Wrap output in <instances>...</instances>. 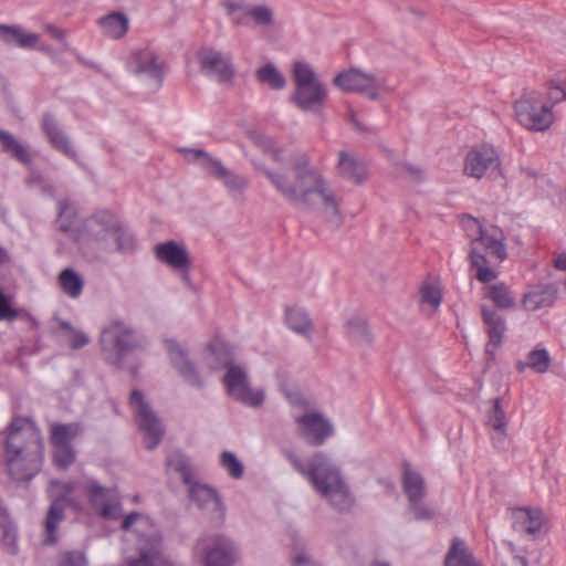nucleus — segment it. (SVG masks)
<instances>
[{
    "label": "nucleus",
    "mask_w": 566,
    "mask_h": 566,
    "mask_svg": "<svg viewBox=\"0 0 566 566\" xmlns=\"http://www.w3.org/2000/svg\"><path fill=\"white\" fill-rule=\"evenodd\" d=\"M284 457L293 469L337 511L344 512L352 507L353 496L344 481L339 468L323 452H316L305 463L292 450H284Z\"/></svg>",
    "instance_id": "obj_3"
},
{
    "label": "nucleus",
    "mask_w": 566,
    "mask_h": 566,
    "mask_svg": "<svg viewBox=\"0 0 566 566\" xmlns=\"http://www.w3.org/2000/svg\"><path fill=\"white\" fill-rule=\"evenodd\" d=\"M99 344L104 360L117 368L124 365L129 353L143 347V340L136 331L119 318L112 319L103 327Z\"/></svg>",
    "instance_id": "obj_7"
},
{
    "label": "nucleus",
    "mask_w": 566,
    "mask_h": 566,
    "mask_svg": "<svg viewBox=\"0 0 566 566\" xmlns=\"http://www.w3.org/2000/svg\"><path fill=\"white\" fill-rule=\"evenodd\" d=\"M9 262V254L6 249L0 247V265Z\"/></svg>",
    "instance_id": "obj_64"
},
{
    "label": "nucleus",
    "mask_w": 566,
    "mask_h": 566,
    "mask_svg": "<svg viewBox=\"0 0 566 566\" xmlns=\"http://www.w3.org/2000/svg\"><path fill=\"white\" fill-rule=\"evenodd\" d=\"M346 333L350 339L358 344H370L371 333L366 321L359 317L352 318L346 324Z\"/></svg>",
    "instance_id": "obj_44"
},
{
    "label": "nucleus",
    "mask_w": 566,
    "mask_h": 566,
    "mask_svg": "<svg viewBox=\"0 0 566 566\" xmlns=\"http://www.w3.org/2000/svg\"><path fill=\"white\" fill-rule=\"evenodd\" d=\"M407 171L409 172V175L415 178L416 180H421L422 179V171L421 169H419L418 167H415V166H411V165H408L407 166Z\"/></svg>",
    "instance_id": "obj_63"
},
{
    "label": "nucleus",
    "mask_w": 566,
    "mask_h": 566,
    "mask_svg": "<svg viewBox=\"0 0 566 566\" xmlns=\"http://www.w3.org/2000/svg\"><path fill=\"white\" fill-rule=\"evenodd\" d=\"M446 566H481L469 551L465 543L460 538H453L446 559Z\"/></svg>",
    "instance_id": "obj_34"
},
{
    "label": "nucleus",
    "mask_w": 566,
    "mask_h": 566,
    "mask_svg": "<svg viewBox=\"0 0 566 566\" xmlns=\"http://www.w3.org/2000/svg\"><path fill=\"white\" fill-rule=\"evenodd\" d=\"M60 566H87V562L83 553L73 551L64 554Z\"/></svg>",
    "instance_id": "obj_57"
},
{
    "label": "nucleus",
    "mask_w": 566,
    "mask_h": 566,
    "mask_svg": "<svg viewBox=\"0 0 566 566\" xmlns=\"http://www.w3.org/2000/svg\"><path fill=\"white\" fill-rule=\"evenodd\" d=\"M420 300L423 305H429L432 311H437L442 301L440 289L430 283H426L420 289Z\"/></svg>",
    "instance_id": "obj_49"
},
{
    "label": "nucleus",
    "mask_w": 566,
    "mask_h": 566,
    "mask_svg": "<svg viewBox=\"0 0 566 566\" xmlns=\"http://www.w3.org/2000/svg\"><path fill=\"white\" fill-rule=\"evenodd\" d=\"M64 497H57L50 505L45 518V544H55L57 541V527L64 517Z\"/></svg>",
    "instance_id": "obj_35"
},
{
    "label": "nucleus",
    "mask_w": 566,
    "mask_h": 566,
    "mask_svg": "<svg viewBox=\"0 0 566 566\" xmlns=\"http://www.w3.org/2000/svg\"><path fill=\"white\" fill-rule=\"evenodd\" d=\"M181 151L185 155V158L190 163H199L202 168L206 170H210L213 166V163L217 161V158L211 157L208 153L202 149L197 148H184Z\"/></svg>",
    "instance_id": "obj_52"
},
{
    "label": "nucleus",
    "mask_w": 566,
    "mask_h": 566,
    "mask_svg": "<svg viewBox=\"0 0 566 566\" xmlns=\"http://www.w3.org/2000/svg\"><path fill=\"white\" fill-rule=\"evenodd\" d=\"M199 63L202 72L219 83H231L234 77V67L230 56L218 50L202 49L199 52Z\"/></svg>",
    "instance_id": "obj_16"
},
{
    "label": "nucleus",
    "mask_w": 566,
    "mask_h": 566,
    "mask_svg": "<svg viewBox=\"0 0 566 566\" xmlns=\"http://www.w3.org/2000/svg\"><path fill=\"white\" fill-rule=\"evenodd\" d=\"M481 314L488 327L489 343L486 345V352H489L491 346L496 348L502 343L506 329L505 321L495 310L485 305L481 306Z\"/></svg>",
    "instance_id": "obj_28"
},
{
    "label": "nucleus",
    "mask_w": 566,
    "mask_h": 566,
    "mask_svg": "<svg viewBox=\"0 0 566 566\" xmlns=\"http://www.w3.org/2000/svg\"><path fill=\"white\" fill-rule=\"evenodd\" d=\"M2 542L10 554L18 553V532L15 525L2 528Z\"/></svg>",
    "instance_id": "obj_55"
},
{
    "label": "nucleus",
    "mask_w": 566,
    "mask_h": 566,
    "mask_svg": "<svg viewBox=\"0 0 566 566\" xmlns=\"http://www.w3.org/2000/svg\"><path fill=\"white\" fill-rule=\"evenodd\" d=\"M285 318L291 331L304 336L311 333L313 325L304 310L289 307L285 312Z\"/></svg>",
    "instance_id": "obj_39"
},
{
    "label": "nucleus",
    "mask_w": 566,
    "mask_h": 566,
    "mask_svg": "<svg viewBox=\"0 0 566 566\" xmlns=\"http://www.w3.org/2000/svg\"><path fill=\"white\" fill-rule=\"evenodd\" d=\"M0 144L2 146V150L10 154L17 160L23 164L31 163V156L25 147L17 142L9 132L0 129Z\"/></svg>",
    "instance_id": "obj_40"
},
{
    "label": "nucleus",
    "mask_w": 566,
    "mask_h": 566,
    "mask_svg": "<svg viewBox=\"0 0 566 566\" xmlns=\"http://www.w3.org/2000/svg\"><path fill=\"white\" fill-rule=\"evenodd\" d=\"M515 117L526 129L536 133L548 130L555 122L551 104L544 102L543 93L524 92L514 103Z\"/></svg>",
    "instance_id": "obj_8"
},
{
    "label": "nucleus",
    "mask_w": 566,
    "mask_h": 566,
    "mask_svg": "<svg viewBox=\"0 0 566 566\" xmlns=\"http://www.w3.org/2000/svg\"><path fill=\"white\" fill-rule=\"evenodd\" d=\"M402 490L409 501V510L416 520L430 521L433 518L434 510L422 503L427 494L424 479L408 465L405 467L402 473Z\"/></svg>",
    "instance_id": "obj_11"
},
{
    "label": "nucleus",
    "mask_w": 566,
    "mask_h": 566,
    "mask_svg": "<svg viewBox=\"0 0 566 566\" xmlns=\"http://www.w3.org/2000/svg\"><path fill=\"white\" fill-rule=\"evenodd\" d=\"M129 405L138 428L144 434L146 448L149 450L155 449L160 443L165 433L160 419L145 401L143 392L138 389L132 391Z\"/></svg>",
    "instance_id": "obj_9"
},
{
    "label": "nucleus",
    "mask_w": 566,
    "mask_h": 566,
    "mask_svg": "<svg viewBox=\"0 0 566 566\" xmlns=\"http://www.w3.org/2000/svg\"><path fill=\"white\" fill-rule=\"evenodd\" d=\"M0 39L7 44H17L20 48L30 49L36 44L39 35L25 32L19 25L0 24Z\"/></svg>",
    "instance_id": "obj_33"
},
{
    "label": "nucleus",
    "mask_w": 566,
    "mask_h": 566,
    "mask_svg": "<svg viewBox=\"0 0 566 566\" xmlns=\"http://www.w3.org/2000/svg\"><path fill=\"white\" fill-rule=\"evenodd\" d=\"M220 463L222 468L229 473V475L233 479H240L243 475L244 469L243 464L237 458V455L231 451L222 452L220 457Z\"/></svg>",
    "instance_id": "obj_50"
},
{
    "label": "nucleus",
    "mask_w": 566,
    "mask_h": 566,
    "mask_svg": "<svg viewBox=\"0 0 566 566\" xmlns=\"http://www.w3.org/2000/svg\"><path fill=\"white\" fill-rule=\"evenodd\" d=\"M155 256L160 262L176 270H187L190 264L186 249L174 240L157 244Z\"/></svg>",
    "instance_id": "obj_26"
},
{
    "label": "nucleus",
    "mask_w": 566,
    "mask_h": 566,
    "mask_svg": "<svg viewBox=\"0 0 566 566\" xmlns=\"http://www.w3.org/2000/svg\"><path fill=\"white\" fill-rule=\"evenodd\" d=\"M462 226L467 235L470 238V247L472 245L473 238L481 235L488 228H483L478 219L471 216H464L462 219Z\"/></svg>",
    "instance_id": "obj_54"
},
{
    "label": "nucleus",
    "mask_w": 566,
    "mask_h": 566,
    "mask_svg": "<svg viewBox=\"0 0 566 566\" xmlns=\"http://www.w3.org/2000/svg\"><path fill=\"white\" fill-rule=\"evenodd\" d=\"M195 549L205 566H232L235 559L232 541L222 535L200 539Z\"/></svg>",
    "instance_id": "obj_12"
},
{
    "label": "nucleus",
    "mask_w": 566,
    "mask_h": 566,
    "mask_svg": "<svg viewBox=\"0 0 566 566\" xmlns=\"http://www.w3.org/2000/svg\"><path fill=\"white\" fill-rule=\"evenodd\" d=\"M507 258L504 234L496 227L488 228L484 233L473 238L469 251L472 268L476 270L475 277L481 283H490L499 275L492 268L493 263H502Z\"/></svg>",
    "instance_id": "obj_6"
},
{
    "label": "nucleus",
    "mask_w": 566,
    "mask_h": 566,
    "mask_svg": "<svg viewBox=\"0 0 566 566\" xmlns=\"http://www.w3.org/2000/svg\"><path fill=\"white\" fill-rule=\"evenodd\" d=\"M224 7L227 8L228 14L232 15V20L235 23L248 24V21L244 19L245 9H248V7L234 1L226 2Z\"/></svg>",
    "instance_id": "obj_56"
},
{
    "label": "nucleus",
    "mask_w": 566,
    "mask_h": 566,
    "mask_svg": "<svg viewBox=\"0 0 566 566\" xmlns=\"http://www.w3.org/2000/svg\"><path fill=\"white\" fill-rule=\"evenodd\" d=\"M326 96L327 90L319 81L295 87L293 102L302 111H317L322 108Z\"/></svg>",
    "instance_id": "obj_24"
},
{
    "label": "nucleus",
    "mask_w": 566,
    "mask_h": 566,
    "mask_svg": "<svg viewBox=\"0 0 566 566\" xmlns=\"http://www.w3.org/2000/svg\"><path fill=\"white\" fill-rule=\"evenodd\" d=\"M209 174L220 180L230 192H242L249 187L247 177L228 169L219 159L213 163Z\"/></svg>",
    "instance_id": "obj_30"
},
{
    "label": "nucleus",
    "mask_w": 566,
    "mask_h": 566,
    "mask_svg": "<svg viewBox=\"0 0 566 566\" xmlns=\"http://www.w3.org/2000/svg\"><path fill=\"white\" fill-rule=\"evenodd\" d=\"M40 127L53 149L81 166V159L71 138L51 113H44L41 116Z\"/></svg>",
    "instance_id": "obj_17"
},
{
    "label": "nucleus",
    "mask_w": 566,
    "mask_h": 566,
    "mask_svg": "<svg viewBox=\"0 0 566 566\" xmlns=\"http://www.w3.org/2000/svg\"><path fill=\"white\" fill-rule=\"evenodd\" d=\"M488 424L492 429L497 431L499 433H501V434L505 433V430H506L505 412L500 405L499 398L493 399V407L488 416Z\"/></svg>",
    "instance_id": "obj_48"
},
{
    "label": "nucleus",
    "mask_w": 566,
    "mask_h": 566,
    "mask_svg": "<svg viewBox=\"0 0 566 566\" xmlns=\"http://www.w3.org/2000/svg\"><path fill=\"white\" fill-rule=\"evenodd\" d=\"M45 29L53 38L57 40H62L64 38L62 30H60L55 25L49 24Z\"/></svg>",
    "instance_id": "obj_62"
},
{
    "label": "nucleus",
    "mask_w": 566,
    "mask_h": 566,
    "mask_svg": "<svg viewBox=\"0 0 566 566\" xmlns=\"http://www.w3.org/2000/svg\"><path fill=\"white\" fill-rule=\"evenodd\" d=\"M77 219V210L71 206L67 199L57 201V229L72 237L74 240H80V229L75 228Z\"/></svg>",
    "instance_id": "obj_32"
},
{
    "label": "nucleus",
    "mask_w": 566,
    "mask_h": 566,
    "mask_svg": "<svg viewBox=\"0 0 566 566\" xmlns=\"http://www.w3.org/2000/svg\"><path fill=\"white\" fill-rule=\"evenodd\" d=\"M59 328L65 331L69 336L67 340L72 349H80L90 344L91 338L84 332L74 328L69 322L59 319Z\"/></svg>",
    "instance_id": "obj_46"
},
{
    "label": "nucleus",
    "mask_w": 566,
    "mask_h": 566,
    "mask_svg": "<svg viewBox=\"0 0 566 566\" xmlns=\"http://www.w3.org/2000/svg\"><path fill=\"white\" fill-rule=\"evenodd\" d=\"M301 434L312 446H322L325 440L333 436L332 423L318 412H307L296 419Z\"/></svg>",
    "instance_id": "obj_20"
},
{
    "label": "nucleus",
    "mask_w": 566,
    "mask_h": 566,
    "mask_svg": "<svg viewBox=\"0 0 566 566\" xmlns=\"http://www.w3.org/2000/svg\"><path fill=\"white\" fill-rule=\"evenodd\" d=\"M84 492L91 505L97 510L104 518L116 520L122 516V504L112 491L101 485L96 480H87Z\"/></svg>",
    "instance_id": "obj_14"
},
{
    "label": "nucleus",
    "mask_w": 566,
    "mask_h": 566,
    "mask_svg": "<svg viewBox=\"0 0 566 566\" xmlns=\"http://www.w3.org/2000/svg\"><path fill=\"white\" fill-rule=\"evenodd\" d=\"M255 77L260 83H264L275 91H281L286 85L285 76L273 63H266L259 67Z\"/></svg>",
    "instance_id": "obj_38"
},
{
    "label": "nucleus",
    "mask_w": 566,
    "mask_h": 566,
    "mask_svg": "<svg viewBox=\"0 0 566 566\" xmlns=\"http://www.w3.org/2000/svg\"><path fill=\"white\" fill-rule=\"evenodd\" d=\"M334 84L345 92L364 93L370 99H376L382 87L381 80L356 69H350L336 75Z\"/></svg>",
    "instance_id": "obj_13"
},
{
    "label": "nucleus",
    "mask_w": 566,
    "mask_h": 566,
    "mask_svg": "<svg viewBox=\"0 0 566 566\" xmlns=\"http://www.w3.org/2000/svg\"><path fill=\"white\" fill-rule=\"evenodd\" d=\"M293 566H319L305 552L298 553L293 558Z\"/></svg>",
    "instance_id": "obj_59"
},
{
    "label": "nucleus",
    "mask_w": 566,
    "mask_h": 566,
    "mask_svg": "<svg viewBox=\"0 0 566 566\" xmlns=\"http://www.w3.org/2000/svg\"><path fill=\"white\" fill-rule=\"evenodd\" d=\"M337 169L342 178L355 184H361L367 178L366 165L345 150L338 153Z\"/></svg>",
    "instance_id": "obj_27"
},
{
    "label": "nucleus",
    "mask_w": 566,
    "mask_h": 566,
    "mask_svg": "<svg viewBox=\"0 0 566 566\" xmlns=\"http://www.w3.org/2000/svg\"><path fill=\"white\" fill-rule=\"evenodd\" d=\"M125 541L136 543L138 557L127 556V566H175L163 554V538L158 526L148 516L132 512L122 523Z\"/></svg>",
    "instance_id": "obj_5"
},
{
    "label": "nucleus",
    "mask_w": 566,
    "mask_h": 566,
    "mask_svg": "<svg viewBox=\"0 0 566 566\" xmlns=\"http://www.w3.org/2000/svg\"><path fill=\"white\" fill-rule=\"evenodd\" d=\"M43 439L39 428L27 418H14L4 439V463L15 481H30L42 469Z\"/></svg>",
    "instance_id": "obj_2"
},
{
    "label": "nucleus",
    "mask_w": 566,
    "mask_h": 566,
    "mask_svg": "<svg viewBox=\"0 0 566 566\" xmlns=\"http://www.w3.org/2000/svg\"><path fill=\"white\" fill-rule=\"evenodd\" d=\"M167 465L169 469L180 473L184 483L191 484L195 473L187 457L180 452H174L168 455Z\"/></svg>",
    "instance_id": "obj_43"
},
{
    "label": "nucleus",
    "mask_w": 566,
    "mask_h": 566,
    "mask_svg": "<svg viewBox=\"0 0 566 566\" xmlns=\"http://www.w3.org/2000/svg\"><path fill=\"white\" fill-rule=\"evenodd\" d=\"M136 72L154 80L156 87H160L164 78L165 64L153 52H143L136 57Z\"/></svg>",
    "instance_id": "obj_31"
},
{
    "label": "nucleus",
    "mask_w": 566,
    "mask_h": 566,
    "mask_svg": "<svg viewBox=\"0 0 566 566\" xmlns=\"http://www.w3.org/2000/svg\"><path fill=\"white\" fill-rule=\"evenodd\" d=\"M543 97L545 103L551 104L552 109L556 104L566 101V75L559 74L555 78L549 80Z\"/></svg>",
    "instance_id": "obj_41"
},
{
    "label": "nucleus",
    "mask_w": 566,
    "mask_h": 566,
    "mask_svg": "<svg viewBox=\"0 0 566 566\" xmlns=\"http://www.w3.org/2000/svg\"><path fill=\"white\" fill-rule=\"evenodd\" d=\"M500 166L497 151L490 145H481L467 154L463 170L467 176L481 179L489 171L497 170Z\"/></svg>",
    "instance_id": "obj_15"
},
{
    "label": "nucleus",
    "mask_w": 566,
    "mask_h": 566,
    "mask_svg": "<svg viewBox=\"0 0 566 566\" xmlns=\"http://www.w3.org/2000/svg\"><path fill=\"white\" fill-rule=\"evenodd\" d=\"M254 169L264 175L273 188L289 202L312 206V196L318 195L326 206V218L335 227L343 223V217L333 192L321 172L311 165L305 154H300L292 164L293 177L282 171L268 168L261 163L252 161Z\"/></svg>",
    "instance_id": "obj_1"
},
{
    "label": "nucleus",
    "mask_w": 566,
    "mask_h": 566,
    "mask_svg": "<svg viewBox=\"0 0 566 566\" xmlns=\"http://www.w3.org/2000/svg\"><path fill=\"white\" fill-rule=\"evenodd\" d=\"M558 297V287L554 283L530 284L522 297L525 311L536 312L552 307Z\"/></svg>",
    "instance_id": "obj_21"
},
{
    "label": "nucleus",
    "mask_w": 566,
    "mask_h": 566,
    "mask_svg": "<svg viewBox=\"0 0 566 566\" xmlns=\"http://www.w3.org/2000/svg\"><path fill=\"white\" fill-rule=\"evenodd\" d=\"M170 363L184 380L196 388H202L205 382L196 366L188 359L177 343H167Z\"/></svg>",
    "instance_id": "obj_22"
},
{
    "label": "nucleus",
    "mask_w": 566,
    "mask_h": 566,
    "mask_svg": "<svg viewBox=\"0 0 566 566\" xmlns=\"http://www.w3.org/2000/svg\"><path fill=\"white\" fill-rule=\"evenodd\" d=\"M52 448L53 460L57 468L65 470L75 461V451L72 446Z\"/></svg>",
    "instance_id": "obj_53"
},
{
    "label": "nucleus",
    "mask_w": 566,
    "mask_h": 566,
    "mask_svg": "<svg viewBox=\"0 0 566 566\" xmlns=\"http://www.w3.org/2000/svg\"><path fill=\"white\" fill-rule=\"evenodd\" d=\"M104 36L112 40H119L125 36L129 29V18L123 12H111L97 21Z\"/></svg>",
    "instance_id": "obj_29"
},
{
    "label": "nucleus",
    "mask_w": 566,
    "mask_h": 566,
    "mask_svg": "<svg viewBox=\"0 0 566 566\" xmlns=\"http://www.w3.org/2000/svg\"><path fill=\"white\" fill-rule=\"evenodd\" d=\"M82 428L78 423H52L50 440L52 447L72 446L71 442L80 436Z\"/></svg>",
    "instance_id": "obj_36"
},
{
    "label": "nucleus",
    "mask_w": 566,
    "mask_h": 566,
    "mask_svg": "<svg viewBox=\"0 0 566 566\" xmlns=\"http://www.w3.org/2000/svg\"><path fill=\"white\" fill-rule=\"evenodd\" d=\"M40 127L53 149L81 166V159L71 138L51 113H44L41 116Z\"/></svg>",
    "instance_id": "obj_18"
},
{
    "label": "nucleus",
    "mask_w": 566,
    "mask_h": 566,
    "mask_svg": "<svg viewBox=\"0 0 566 566\" xmlns=\"http://www.w3.org/2000/svg\"><path fill=\"white\" fill-rule=\"evenodd\" d=\"M14 525L10 518V515L7 509L3 506L2 501L0 500V528H6Z\"/></svg>",
    "instance_id": "obj_60"
},
{
    "label": "nucleus",
    "mask_w": 566,
    "mask_h": 566,
    "mask_svg": "<svg viewBox=\"0 0 566 566\" xmlns=\"http://www.w3.org/2000/svg\"><path fill=\"white\" fill-rule=\"evenodd\" d=\"M248 18L252 19L259 25L266 27L273 22V12L266 6L248 7V9H245L244 19L248 21Z\"/></svg>",
    "instance_id": "obj_51"
},
{
    "label": "nucleus",
    "mask_w": 566,
    "mask_h": 566,
    "mask_svg": "<svg viewBox=\"0 0 566 566\" xmlns=\"http://www.w3.org/2000/svg\"><path fill=\"white\" fill-rule=\"evenodd\" d=\"M512 526L523 535H536L543 525V512L539 509L518 507L512 513Z\"/></svg>",
    "instance_id": "obj_25"
},
{
    "label": "nucleus",
    "mask_w": 566,
    "mask_h": 566,
    "mask_svg": "<svg viewBox=\"0 0 566 566\" xmlns=\"http://www.w3.org/2000/svg\"><path fill=\"white\" fill-rule=\"evenodd\" d=\"M62 291L70 297H78L83 290V280L72 269L63 270L59 275Z\"/></svg>",
    "instance_id": "obj_42"
},
{
    "label": "nucleus",
    "mask_w": 566,
    "mask_h": 566,
    "mask_svg": "<svg viewBox=\"0 0 566 566\" xmlns=\"http://www.w3.org/2000/svg\"><path fill=\"white\" fill-rule=\"evenodd\" d=\"M222 384L231 398L245 406L260 407L264 401V392L251 388L248 373L239 364L231 366L226 371Z\"/></svg>",
    "instance_id": "obj_10"
},
{
    "label": "nucleus",
    "mask_w": 566,
    "mask_h": 566,
    "mask_svg": "<svg viewBox=\"0 0 566 566\" xmlns=\"http://www.w3.org/2000/svg\"><path fill=\"white\" fill-rule=\"evenodd\" d=\"M554 266L557 270L566 271V252H563L555 258Z\"/></svg>",
    "instance_id": "obj_61"
},
{
    "label": "nucleus",
    "mask_w": 566,
    "mask_h": 566,
    "mask_svg": "<svg viewBox=\"0 0 566 566\" xmlns=\"http://www.w3.org/2000/svg\"><path fill=\"white\" fill-rule=\"evenodd\" d=\"M189 485V497L198 507L210 515V518L218 524L224 520V506L217 491L208 485L195 481Z\"/></svg>",
    "instance_id": "obj_19"
},
{
    "label": "nucleus",
    "mask_w": 566,
    "mask_h": 566,
    "mask_svg": "<svg viewBox=\"0 0 566 566\" xmlns=\"http://www.w3.org/2000/svg\"><path fill=\"white\" fill-rule=\"evenodd\" d=\"M106 252L132 253L137 247L134 233L107 209L86 217L80 228V239Z\"/></svg>",
    "instance_id": "obj_4"
},
{
    "label": "nucleus",
    "mask_w": 566,
    "mask_h": 566,
    "mask_svg": "<svg viewBox=\"0 0 566 566\" xmlns=\"http://www.w3.org/2000/svg\"><path fill=\"white\" fill-rule=\"evenodd\" d=\"M203 363L212 371L221 369H226L227 371L231 366L237 365L231 347L219 337L213 338L207 345Z\"/></svg>",
    "instance_id": "obj_23"
},
{
    "label": "nucleus",
    "mask_w": 566,
    "mask_h": 566,
    "mask_svg": "<svg viewBox=\"0 0 566 566\" xmlns=\"http://www.w3.org/2000/svg\"><path fill=\"white\" fill-rule=\"evenodd\" d=\"M485 296L500 310H512L516 305V296L505 283L486 286Z\"/></svg>",
    "instance_id": "obj_37"
},
{
    "label": "nucleus",
    "mask_w": 566,
    "mask_h": 566,
    "mask_svg": "<svg viewBox=\"0 0 566 566\" xmlns=\"http://www.w3.org/2000/svg\"><path fill=\"white\" fill-rule=\"evenodd\" d=\"M551 361V356L546 349H533L527 355L526 366L538 374H544L547 371Z\"/></svg>",
    "instance_id": "obj_47"
},
{
    "label": "nucleus",
    "mask_w": 566,
    "mask_h": 566,
    "mask_svg": "<svg viewBox=\"0 0 566 566\" xmlns=\"http://www.w3.org/2000/svg\"><path fill=\"white\" fill-rule=\"evenodd\" d=\"M292 77L295 87L319 82L314 69L303 61H295L293 63Z\"/></svg>",
    "instance_id": "obj_45"
},
{
    "label": "nucleus",
    "mask_w": 566,
    "mask_h": 566,
    "mask_svg": "<svg viewBox=\"0 0 566 566\" xmlns=\"http://www.w3.org/2000/svg\"><path fill=\"white\" fill-rule=\"evenodd\" d=\"M17 316V313L11 308L9 301L0 291V319H11Z\"/></svg>",
    "instance_id": "obj_58"
}]
</instances>
